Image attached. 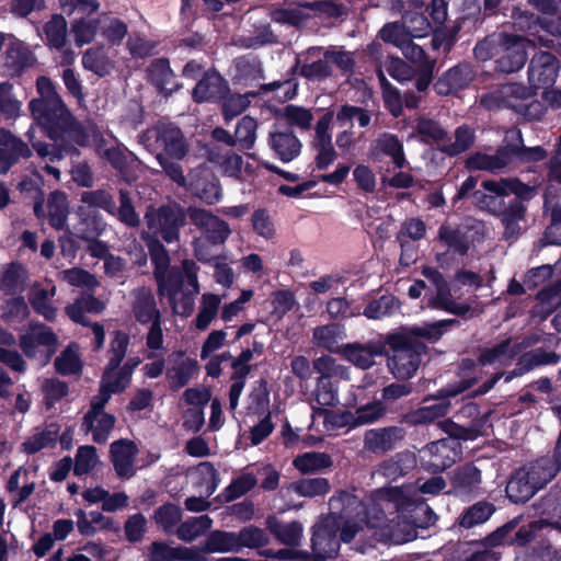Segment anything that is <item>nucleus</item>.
<instances>
[{
  "mask_svg": "<svg viewBox=\"0 0 561 561\" xmlns=\"http://www.w3.org/2000/svg\"><path fill=\"white\" fill-rule=\"evenodd\" d=\"M313 369L320 375L319 378L327 380H330L331 377L350 378L348 368L337 364L333 357L328 355L316 358L313 360Z\"/></svg>",
  "mask_w": 561,
  "mask_h": 561,
  "instance_id": "obj_57",
  "label": "nucleus"
},
{
  "mask_svg": "<svg viewBox=\"0 0 561 561\" xmlns=\"http://www.w3.org/2000/svg\"><path fill=\"white\" fill-rule=\"evenodd\" d=\"M313 339L319 346L339 353L342 347L339 342L343 339V330L336 324L323 325L313 331Z\"/></svg>",
  "mask_w": 561,
  "mask_h": 561,
  "instance_id": "obj_53",
  "label": "nucleus"
},
{
  "mask_svg": "<svg viewBox=\"0 0 561 561\" xmlns=\"http://www.w3.org/2000/svg\"><path fill=\"white\" fill-rule=\"evenodd\" d=\"M286 489L299 496L316 497L327 494L330 491V483L324 478H307L291 482Z\"/></svg>",
  "mask_w": 561,
  "mask_h": 561,
  "instance_id": "obj_44",
  "label": "nucleus"
},
{
  "mask_svg": "<svg viewBox=\"0 0 561 561\" xmlns=\"http://www.w3.org/2000/svg\"><path fill=\"white\" fill-rule=\"evenodd\" d=\"M382 154L390 157L398 168L405 162L402 144L391 134L381 135L371 148L373 159L378 160Z\"/></svg>",
  "mask_w": 561,
  "mask_h": 561,
  "instance_id": "obj_31",
  "label": "nucleus"
},
{
  "mask_svg": "<svg viewBox=\"0 0 561 561\" xmlns=\"http://www.w3.org/2000/svg\"><path fill=\"white\" fill-rule=\"evenodd\" d=\"M131 368L127 367H112L106 366L104 371L100 393L95 397L98 399L106 398V402L113 393L123 391L129 383Z\"/></svg>",
  "mask_w": 561,
  "mask_h": 561,
  "instance_id": "obj_28",
  "label": "nucleus"
},
{
  "mask_svg": "<svg viewBox=\"0 0 561 561\" xmlns=\"http://www.w3.org/2000/svg\"><path fill=\"white\" fill-rule=\"evenodd\" d=\"M68 215L67 197L61 192H54L48 201V217L53 227L60 229L65 226Z\"/></svg>",
  "mask_w": 561,
  "mask_h": 561,
  "instance_id": "obj_55",
  "label": "nucleus"
},
{
  "mask_svg": "<svg viewBox=\"0 0 561 561\" xmlns=\"http://www.w3.org/2000/svg\"><path fill=\"white\" fill-rule=\"evenodd\" d=\"M148 72L151 81L161 92L169 93L173 91V73L165 59H157L152 61Z\"/></svg>",
  "mask_w": 561,
  "mask_h": 561,
  "instance_id": "obj_49",
  "label": "nucleus"
},
{
  "mask_svg": "<svg viewBox=\"0 0 561 561\" xmlns=\"http://www.w3.org/2000/svg\"><path fill=\"white\" fill-rule=\"evenodd\" d=\"M399 308L398 300L392 296H382L371 301L364 309L363 314L368 319L379 320L392 314Z\"/></svg>",
  "mask_w": 561,
  "mask_h": 561,
  "instance_id": "obj_58",
  "label": "nucleus"
},
{
  "mask_svg": "<svg viewBox=\"0 0 561 561\" xmlns=\"http://www.w3.org/2000/svg\"><path fill=\"white\" fill-rule=\"evenodd\" d=\"M137 451L136 445L127 439L111 445L112 461L119 477L129 478L135 473L134 460Z\"/></svg>",
  "mask_w": 561,
  "mask_h": 561,
  "instance_id": "obj_23",
  "label": "nucleus"
},
{
  "mask_svg": "<svg viewBox=\"0 0 561 561\" xmlns=\"http://www.w3.org/2000/svg\"><path fill=\"white\" fill-rule=\"evenodd\" d=\"M468 387L469 386L458 390L447 391L446 394L439 398L426 399L425 404L411 414L412 421L414 423H426L433 422L437 417L446 415L451 405L449 398L457 396Z\"/></svg>",
  "mask_w": 561,
  "mask_h": 561,
  "instance_id": "obj_21",
  "label": "nucleus"
},
{
  "mask_svg": "<svg viewBox=\"0 0 561 561\" xmlns=\"http://www.w3.org/2000/svg\"><path fill=\"white\" fill-rule=\"evenodd\" d=\"M213 520L207 515L193 517L179 526L176 535L181 540L192 541L208 530Z\"/></svg>",
  "mask_w": 561,
  "mask_h": 561,
  "instance_id": "obj_50",
  "label": "nucleus"
},
{
  "mask_svg": "<svg viewBox=\"0 0 561 561\" xmlns=\"http://www.w3.org/2000/svg\"><path fill=\"white\" fill-rule=\"evenodd\" d=\"M416 465L415 456L412 453H402L385 461L378 472L389 480H396L405 474Z\"/></svg>",
  "mask_w": 561,
  "mask_h": 561,
  "instance_id": "obj_40",
  "label": "nucleus"
},
{
  "mask_svg": "<svg viewBox=\"0 0 561 561\" xmlns=\"http://www.w3.org/2000/svg\"><path fill=\"white\" fill-rule=\"evenodd\" d=\"M222 297L213 293H204L198 302L197 313L193 325L199 331H206L220 312Z\"/></svg>",
  "mask_w": 561,
  "mask_h": 561,
  "instance_id": "obj_26",
  "label": "nucleus"
},
{
  "mask_svg": "<svg viewBox=\"0 0 561 561\" xmlns=\"http://www.w3.org/2000/svg\"><path fill=\"white\" fill-rule=\"evenodd\" d=\"M131 312L135 319L142 324L161 320V312L157 308L154 296L151 290L146 288L133 293Z\"/></svg>",
  "mask_w": 561,
  "mask_h": 561,
  "instance_id": "obj_22",
  "label": "nucleus"
},
{
  "mask_svg": "<svg viewBox=\"0 0 561 561\" xmlns=\"http://www.w3.org/2000/svg\"><path fill=\"white\" fill-rule=\"evenodd\" d=\"M537 299V307L539 308L538 313H540L541 318H546L561 304V284L541 290L538 294Z\"/></svg>",
  "mask_w": 561,
  "mask_h": 561,
  "instance_id": "obj_64",
  "label": "nucleus"
},
{
  "mask_svg": "<svg viewBox=\"0 0 561 561\" xmlns=\"http://www.w3.org/2000/svg\"><path fill=\"white\" fill-rule=\"evenodd\" d=\"M150 561L197 560L198 553L185 547H171L163 542H153L149 552Z\"/></svg>",
  "mask_w": 561,
  "mask_h": 561,
  "instance_id": "obj_36",
  "label": "nucleus"
},
{
  "mask_svg": "<svg viewBox=\"0 0 561 561\" xmlns=\"http://www.w3.org/2000/svg\"><path fill=\"white\" fill-rule=\"evenodd\" d=\"M58 373L62 375H72L81 370L82 364L78 351L73 346L65 350L55 360Z\"/></svg>",
  "mask_w": 561,
  "mask_h": 561,
  "instance_id": "obj_61",
  "label": "nucleus"
},
{
  "mask_svg": "<svg viewBox=\"0 0 561 561\" xmlns=\"http://www.w3.org/2000/svg\"><path fill=\"white\" fill-rule=\"evenodd\" d=\"M535 39L519 35L500 34L496 67L500 71L511 73L523 68L527 60V48Z\"/></svg>",
  "mask_w": 561,
  "mask_h": 561,
  "instance_id": "obj_10",
  "label": "nucleus"
},
{
  "mask_svg": "<svg viewBox=\"0 0 561 561\" xmlns=\"http://www.w3.org/2000/svg\"><path fill=\"white\" fill-rule=\"evenodd\" d=\"M32 62V53L25 46V44L18 41L16 38H10L5 55V66L11 71V73H20L22 69H24Z\"/></svg>",
  "mask_w": 561,
  "mask_h": 561,
  "instance_id": "obj_37",
  "label": "nucleus"
},
{
  "mask_svg": "<svg viewBox=\"0 0 561 561\" xmlns=\"http://www.w3.org/2000/svg\"><path fill=\"white\" fill-rule=\"evenodd\" d=\"M151 260L156 266L154 277L160 296L167 297L175 314L187 317L194 308V297L199 293L197 279V265L184 260L182 270L191 289L183 288V278L180 270L169 266V255L165 249L157 242L149 244Z\"/></svg>",
  "mask_w": 561,
  "mask_h": 561,
  "instance_id": "obj_4",
  "label": "nucleus"
},
{
  "mask_svg": "<svg viewBox=\"0 0 561 561\" xmlns=\"http://www.w3.org/2000/svg\"><path fill=\"white\" fill-rule=\"evenodd\" d=\"M330 507L332 512L321 517L313 526L312 533V552L317 559L324 560L334 557L340 548L337 530H343L350 520L351 530L363 525L364 518L362 512L365 506L363 502L354 494L341 492L331 497ZM341 540L346 542L341 536Z\"/></svg>",
  "mask_w": 561,
  "mask_h": 561,
  "instance_id": "obj_3",
  "label": "nucleus"
},
{
  "mask_svg": "<svg viewBox=\"0 0 561 561\" xmlns=\"http://www.w3.org/2000/svg\"><path fill=\"white\" fill-rule=\"evenodd\" d=\"M422 274L432 283L436 289L435 297L430 300L431 307L443 309L455 314H462L468 310L466 306L457 304L451 298L449 286L438 271L426 266L423 268Z\"/></svg>",
  "mask_w": 561,
  "mask_h": 561,
  "instance_id": "obj_18",
  "label": "nucleus"
},
{
  "mask_svg": "<svg viewBox=\"0 0 561 561\" xmlns=\"http://www.w3.org/2000/svg\"><path fill=\"white\" fill-rule=\"evenodd\" d=\"M187 188L207 204H214L220 198L218 181L205 167L190 173Z\"/></svg>",
  "mask_w": 561,
  "mask_h": 561,
  "instance_id": "obj_19",
  "label": "nucleus"
},
{
  "mask_svg": "<svg viewBox=\"0 0 561 561\" xmlns=\"http://www.w3.org/2000/svg\"><path fill=\"white\" fill-rule=\"evenodd\" d=\"M172 366L168 369L167 376L174 387H183L193 377L197 369V363L194 359L186 358L182 354L170 356Z\"/></svg>",
  "mask_w": 561,
  "mask_h": 561,
  "instance_id": "obj_30",
  "label": "nucleus"
},
{
  "mask_svg": "<svg viewBox=\"0 0 561 561\" xmlns=\"http://www.w3.org/2000/svg\"><path fill=\"white\" fill-rule=\"evenodd\" d=\"M47 44L62 49L67 41V22L61 15H54L44 27Z\"/></svg>",
  "mask_w": 561,
  "mask_h": 561,
  "instance_id": "obj_52",
  "label": "nucleus"
},
{
  "mask_svg": "<svg viewBox=\"0 0 561 561\" xmlns=\"http://www.w3.org/2000/svg\"><path fill=\"white\" fill-rule=\"evenodd\" d=\"M401 437L397 428L370 430L365 434V447L371 451H385L392 448L394 442Z\"/></svg>",
  "mask_w": 561,
  "mask_h": 561,
  "instance_id": "obj_43",
  "label": "nucleus"
},
{
  "mask_svg": "<svg viewBox=\"0 0 561 561\" xmlns=\"http://www.w3.org/2000/svg\"><path fill=\"white\" fill-rule=\"evenodd\" d=\"M542 523L554 525L561 519V488L553 489L539 505Z\"/></svg>",
  "mask_w": 561,
  "mask_h": 561,
  "instance_id": "obj_54",
  "label": "nucleus"
},
{
  "mask_svg": "<svg viewBox=\"0 0 561 561\" xmlns=\"http://www.w3.org/2000/svg\"><path fill=\"white\" fill-rule=\"evenodd\" d=\"M385 341H369L366 344L348 343L339 350V354L360 369H368L376 364L375 358L385 354Z\"/></svg>",
  "mask_w": 561,
  "mask_h": 561,
  "instance_id": "obj_17",
  "label": "nucleus"
},
{
  "mask_svg": "<svg viewBox=\"0 0 561 561\" xmlns=\"http://www.w3.org/2000/svg\"><path fill=\"white\" fill-rule=\"evenodd\" d=\"M511 164V153L508 146H504L494 154L477 153L467 161L470 170H485L490 172L499 171Z\"/></svg>",
  "mask_w": 561,
  "mask_h": 561,
  "instance_id": "obj_29",
  "label": "nucleus"
},
{
  "mask_svg": "<svg viewBox=\"0 0 561 561\" xmlns=\"http://www.w3.org/2000/svg\"><path fill=\"white\" fill-rule=\"evenodd\" d=\"M545 16L537 21L531 14L520 13L516 19V26L527 31L529 36H535L538 28L546 30L552 35H561V11L553 0H529Z\"/></svg>",
  "mask_w": 561,
  "mask_h": 561,
  "instance_id": "obj_11",
  "label": "nucleus"
},
{
  "mask_svg": "<svg viewBox=\"0 0 561 561\" xmlns=\"http://www.w3.org/2000/svg\"><path fill=\"white\" fill-rule=\"evenodd\" d=\"M270 145L284 162L294 160L300 152V141L288 131H274L271 134Z\"/></svg>",
  "mask_w": 561,
  "mask_h": 561,
  "instance_id": "obj_34",
  "label": "nucleus"
},
{
  "mask_svg": "<svg viewBox=\"0 0 561 561\" xmlns=\"http://www.w3.org/2000/svg\"><path fill=\"white\" fill-rule=\"evenodd\" d=\"M147 230L144 238L149 245L157 242V237H161L167 242L178 240L179 229L184 225L185 216L183 209L178 205H168L158 209L150 208L145 215Z\"/></svg>",
  "mask_w": 561,
  "mask_h": 561,
  "instance_id": "obj_9",
  "label": "nucleus"
},
{
  "mask_svg": "<svg viewBox=\"0 0 561 561\" xmlns=\"http://www.w3.org/2000/svg\"><path fill=\"white\" fill-rule=\"evenodd\" d=\"M82 65L99 77L108 75L113 69V62L100 47L88 49L82 56Z\"/></svg>",
  "mask_w": 561,
  "mask_h": 561,
  "instance_id": "obj_46",
  "label": "nucleus"
},
{
  "mask_svg": "<svg viewBox=\"0 0 561 561\" xmlns=\"http://www.w3.org/2000/svg\"><path fill=\"white\" fill-rule=\"evenodd\" d=\"M106 404V398H93L91 409L84 416L82 426L92 433L93 440L105 443L115 424V417L103 411Z\"/></svg>",
  "mask_w": 561,
  "mask_h": 561,
  "instance_id": "obj_16",
  "label": "nucleus"
},
{
  "mask_svg": "<svg viewBox=\"0 0 561 561\" xmlns=\"http://www.w3.org/2000/svg\"><path fill=\"white\" fill-rule=\"evenodd\" d=\"M522 470L526 472L537 491L550 482L558 472L554 462L548 458L538 459L522 468Z\"/></svg>",
  "mask_w": 561,
  "mask_h": 561,
  "instance_id": "obj_38",
  "label": "nucleus"
},
{
  "mask_svg": "<svg viewBox=\"0 0 561 561\" xmlns=\"http://www.w3.org/2000/svg\"><path fill=\"white\" fill-rule=\"evenodd\" d=\"M36 85L39 98L30 103V108L35 121L47 129L50 138H70L80 146L96 144V129L93 126L83 129L72 119L48 78H38Z\"/></svg>",
  "mask_w": 561,
  "mask_h": 561,
  "instance_id": "obj_2",
  "label": "nucleus"
},
{
  "mask_svg": "<svg viewBox=\"0 0 561 561\" xmlns=\"http://www.w3.org/2000/svg\"><path fill=\"white\" fill-rule=\"evenodd\" d=\"M533 93L530 88H526L520 83H508L483 95L481 98V104L488 110L508 107L519 113L523 112L524 102H526Z\"/></svg>",
  "mask_w": 561,
  "mask_h": 561,
  "instance_id": "obj_13",
  "label": "nucleus"
},
{
  "mask_svg": "<svg viewBox=\"0 0 561 561\" xmlns=\"http://www.w3.org/2000/svg\"><path fill=\"white\" fill-rule=\"evenodd\" d=\"M534 188L517 179L484 181L482 190H478L472 194V202L480 209L499 215L504 207V196L515 194L519 198L528 199L534 196Z\"/></svg>",
  "mask_w": 561,
  "mask_h": 561,
  "instance_id": "obj_8",
  "label": "nucleus"
},
{
  "mask_svg": "<svg viewBox=\"0 0 561 561\" xmlns=\"http://www.w3.org/2000/svg\"><path fill=\"white\" fill-rule=\"evenodd\" d=\"M188 216L192 222L202 229L213 243H224L230 234V228L227 222L207 210L191 208Z\"/></svg>",
  "mask_w": 561,
  "mask_h": 561,
  "instance_id": "obj_20",
  "label": "nucleus"
},
{
  "mask_svg": "<svg viewBox=\"0 0 561 561\" xmlns=\"http://www.w3.org/2000/svg\"><path fill=\"white\" fill-rule=\"evenodd\" d=\"M140 142L156 154L161 167L173 181L188 187L180 165L168 160L169 158L182 159L186 153V145L179 128L171 124H159L144 133Z\"/></svg>",
  "mask_w": 561,
  "mask_h": 561,
  "instance_id": "obj_6",
  "label": "nucleus"
},
{
  "mask_svg": "<svg viewBox=\"0 0 561 561\" xmlns=\"http://www.w3.org/2000/svg\"><path fill=\"white\" fill-rule=\"evenodd\" d=\"M204 550L206 552H237L239 551L237 533L213 531L206 539Z\"/></svg>",
  "mask_w": 561,
  "mask_h": 561,
  "instance_id": "obj_45",
  "label": "nucleus"
},
{
  "mask_svg": "<svg viewBox=\"0 0 561 561\" xmlns=\"http://www.w3.org/2000/svg\"><path fill=\"white\" fill-rule=\"evenodd\" d=\"M538 341L539 339L536 334L523 339L522 342L518 340L505 341L492 348L485 350L480 356V363L482 365H492L494 368L506 366L523 348L531 346Z\"/></svg>",
  "mask_w": 561,
  "mask_h": 561,
  "instance_id": "obj_15",
  "label": "nucleus"
},
{
  "mask_svg": "<svg viewBox=\"0 0 561 561\" xmlns=\"http://www.w3.org/2000/svg\"><path fill=\"white\" fill-rule=\"evenodd\" d=\"M58 428L55 425H49L43 431L35 432L22 445L23 450L27 454H34L43 448L51 446L57 438Z\"/></svg>",
  "mask_w": 561,
  "mask_h": 561,
  "instance_id": "obj_56",
  "label": "nucleus"
},
{
  "mask_svg": "<svg viewBox=\"0 0 561 561\" xmlns=\"http://www.w3.org/2000/svg\"><path fill=\"white\" fill-rule=\"evenodd\" d=\"M226 92V81L218 72L210 71L196 84L193 98L196 102L214 101L222 98Z\"/></svg>",
  "mask_w": 561,
  "mask_h": 561,
  "instance_id": "obj_27",
  "label": "nucleus"
},
{
  "mask_svg": "<svg viewBox=\"0 0 561 561\" xmlns=\"http://www.w3.org/2000/svg\"><path fill=\"white\" fill-rule=\"evenodd\" d=\"M104 304L91 295L80 296L73 304L66 307L67 316L75 322L87 324L85 312L100 313Z\"/></svg>",
  "mask_w": 561,
  "mask_h": 561,
  "instance_id": "obj_41",
  "label": "nucleus"
},
{
  "mask_svg": "<svg viewBox=\"0 0 561 561\" xmlns=\"http://www.w3.org/2000/svg\"><path fill=\"white\" fill-rule=\"evenodd\" d=\"M506 140H516V144H507L511 153V163L518 159L522 162L540 161L546 158L547 152L541 147H525L522 145V135L518 130H510Z\"/></svg>",
  "mask_w": 561,
  "mask_h": 561,
  "instance_id": "obj_35",
  "label": "nucleus"
},
{
  "mask_svg": "<svg viewBox=\"0 0 561 561\" xmlns=\"http://www.w3.org/2000/svg\"><path fill=\"white\" fill-rule=\"evenodd\" d=\"M536 492L537 489L531 483V480L528 479L526 472L522 469L513 476L506 485L507 496L515 503L526 502Z\"/></svg>",
  "mask_w": 561,
  "mask_h": 561,
  "instance_id": "obj_42",
  "label": "nucleus"
},
{
  "mask_svg": "<svg viewBox=\"0 0 561 561\" xmlns=\"http://www.w3.org/2000/svg\"><path fill=\"white\" fill-rule=\"evenodd\" d=\"M559 360V357L554 353H548L542 350H536L529 353L524 354L517 364V368L510 373L505 377V381H511L515 376H520L528 370L533 369L536 366L539 365H546V364H554Z\"/></svg>",
  "mask_w": 561,
  "mask_h": 561,
  "instance_id": "obj_39",
  "label": "nucleus"
},
{
  "mask_svg": "<svg viewBox=\"0 0 561 561\" xmlns=\"http://www.w3.org/2000/svg\"><path fill=\"white\" fill-rule=\"evenodd\" d=\"M27 156L30 149L24 142L0 129V173H5L20 157Z\"/></svg>",
  "mask_w": 561,
  "mask_h": 561,
  "instance_id": "obj_24",
  "label": "nucleus"
},
{
  "mask_svg": "<svg viewBox=\"0 0 561 561\" xmlns=\"http://www.w3.org/2000/svg\"><path fill=\"white\" fill-rule=\"evenodd\" d=\"M494 512L493 505L479 502L468 508L460 519V525L465 528H471L486 522Z\"/></svg>",
  "mask_w": 561,
  "mask_h": 561,
  "instance_id": "obj_59",
  "label": "nucleus"
},
{
  "mask_svg": "<svg viewBox=\"0 0 561 561\" xmlns=\"http://www.w3.org/2000/svg\"><path fill=\"white\" fill-rule=\"evenodd\" d=\"M454 319L440 320L433 323L414 325L405 332L388 334L386 344L389 345L391 355L388 358V367L398 379L411 378L420 366V356L424 346L413 340L414 336L426 337L431 341L438 340L453 324Z\"/></svg>",
  "mask_w": 561,
  "mask_h": 561,
  "instance_id": "obj_5",
  "label": "nucleus"
},
{
  "mask_svg": "<svg viewBox=\"0 0 561 561\" xmlns=\"http://www.w3.org/2000/svg\"><path fill=\"white\" fill-rule=\"evenodd\" d=\"M239 551L242 548H257L267 543L268 538L264 530L254 526H248L237 533Z\"/></svg>",
  "mask_w": 561,
  "mask_h": 561,
  "instance_id": "obj_63",
  "label": "nucleus"
},
{
  "mask_svg": "<svg viewBox=\"0 0 561 561\" xmlns=\"http://www.w3.org/2000/svg\"><path fill=\"white\" fill-rule=\"evenodd\" d=\"M330 457L324 453H305L297 456L293 465L301 473H311L331 466Z\"/></svg>",
  "mask_w": 561,
  "mask_h": 561,
  "instance_id": "obj_47",
  "label": "nucleus"
},
{
  "mask_svg": "<svg viewBox=\"0 0 561 561\" xmlns=\"http://www.w3.org/2000/svg\"><path fill=\"white\" fill-rule=\"evenodd\" d=\"M56 295V286L48 283L45 287L34 285L28 295V301L33 309L46 320L53 321L57 316V308L53 304Z\"/></svg>",
  "mask_w": 561,
  "mask_h": 561,
  "instance_id": "obj_25",
  "label": "nucleus"
},
{
  "mask_svg": "<svg viewBox=\"0 0 561 561\" xmlns=\"http://www.w3.org/2000/svg\"><path fill=\"white\" fill-rule=\"evenodd\" d=\"M525 210L523 203L517 199L513 201L506 209H502L500 214L507 237H515L520 231V221L524 220Z\"/></svg>",
  "mask_w": 561,
  "mask_h": 561,
  "instance_id": "obj_48",
  "label": "nucleus"
},
{
  "mask_svg": "<svg viewBox=\"0 0 561 561\" xmlns=\"http://www.w3.org/2000/svg\"><path fill=\"white\" fill-rule=\"evenodd\" d=\"M99 458L93 446H81L76 455L73 472L77 476L89 473L98 465Z\"/></svg>",
  "mask_w": 561,
  "mask_h": 561,
  "instance_id": "obj_62",
  "label": "nucleus"
},
{
  "mask_svg": "<svg viewBox=\"0 0 561 561\" xmlns=\"http://www.w3.org/2000/svg\"><path fill=\"white\" fill-rule=\"evenodd\" d=\"M468 73L467 67H456L447 71L435 84L438 94H449L463 87L462 76Z\"/></svg>",
  "mask_w": 561,
  "mask_h": 561,
  "instance_id": "obj_60",
  "label": "nucleus"
},
{
  "mask_svg": "<svg viewBox=\"0 0 561 561\" xmlns=\"http://www.w3.org/2000/svg\"><path fill=\"white\" fill-rule=\"evenodd\" d=\"M560 69L559 61L550 53L536 54L528 67V82L530 89H547L552 85L558 77Z\"/></svg>",
  "mask_w": 561,
  "mask_h": 561,
  "instance_id": "obj_14",
  "label": "nucleus"
},
{
  "mask_svg": "<svg viewBox=\"0 0 561 561\" xmlns=\"http://www.w3.org/2000/svg\"><path fill=\"white\" fill-rule=\"evenodd\" d=\"M191 479L197 492L209 497L219 484L217 470L210 462L199 463L192 472Z\"/></svg>",
  "mask_w": 561,
  "mask_h": 561,
  "instance_id": "obj_32",
  "label": "nucleus"
},
{
  "mask_svg": "<svg viewBox=\"0 0 561 561\" xmlns=\"http://www.w3.org/2000/svg\"><path fill=\"white\" fill-rule=\"evenodd\" d=\"M57 337L44 324H34L21 335L20 346L28 357H35L46 364L56 352Z\"/></svg>",
  "mask_w": 561,
  "mask_h": 561,
  "instance_id": "obj_12",
  "label": "nucleus"
},
{
  "mask_svg": "<svg viewBox=\"0 0 561 561\" xmlns=\"http://www.w3.org/2000/svg\"><path fill=\"white\" fill-rule=\"evenodd\" d=\"M270 531L284 545L298 546L302 538L304 527L299 522L280 523L276 517L266 519Z\"/></svg>",
  "mask_w": 561,
  "mask_h": 561,
  "instance_id": "obj_33",
  "label": "nucleus"
},
{
  "mask_svg": "<svg viewBox=\"0 0 561 561\" xmlns=\"http://www.w3.org/2000/svg\"><path fill=\"white\" fill-rule=\"evenodd\" d=\"M443 428L449 434V438L439 439L428 444L421 450L422 460L426 467L434 471L445 470L450 467L460 456V444L458 438L472 439L474 433L451 421L442 423Z\"/></svg>",
  "mask_w": 561,
  "mask_h": 561,
  "instance_id": "obj_7",
  "label": "nucleus"
},
{
  "mask_svg": "<svg viewBox=\"0 0 561 561\" xmlns=\"http://www.w3.org/2000/svg\"><path fill=\"white\" fill-rule=\"evenodd\" d=\"M403 22L411 37H425L434 30L433 24L421 12L419 4L415 7V10L404 13Z\"/></svg>",
  "mask_w": 561,
  "mask_h": 561,
  "instance_id": "obj_51",
  "label": "nucleus"
},
{
  "mask_svg": "<svg viewBox=\"0 0 561 561\" xmlns=\"http://www.w3.org/2000/svg\"><path fill=\"white\" fill-rule=\"evenodd\" d=\"M363 505V525L352 531L348 522L342 535L345 541L356 539V549L362 552H365V543L373 547L378 541L396 545L411 541L416 538V527H426L436 520L411 485L376 490Z\"/></svg>",
  "mask_w": 561,
  "mask_h": 561,
  "instance_id": "obj_1",
  "label": "nucleus"
}]
</instances>
